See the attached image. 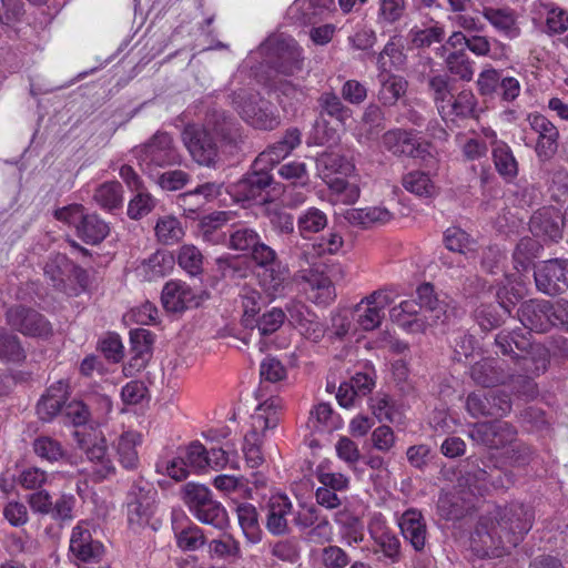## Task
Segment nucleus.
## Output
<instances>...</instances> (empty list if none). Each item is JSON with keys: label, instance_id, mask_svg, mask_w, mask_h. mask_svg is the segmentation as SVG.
<instances>
[{"label": "nucleus", "instance_id": "1", "mask_svg": "<svg viewBox=\"0 0 568 568\" xmlns=\"http://www.w3.org/2000/svg\"><path fill=\"white\" fill-rule=\"evenodd\" d=\"M535 523L532 507L519 501L496 506L493 511L480 516L473 534V542H480L486 556H499L501 551L516 548Z\"/></svg>", "mask_w": 568, "mask_h": 568}, {"label": "nucleus", "instance_id": "2", "mask_svg": "<svg viewBox=\"0 0 568 568\" xmlns=\"http://www.w3.org/2000/svg\"><path fill=\"white\" fill-rule=\"evenodd\" d=\"M495 343L503 355L515 358L520 367L529 374L540 375L546 372L549 364V353L561 358H568V338L555 336L549 341V348L532 344L531 334L523 328L511 332L500 331Z\"/></svg>", "mask_w": 568, "mask_h": 568}, {"label": "nucleus", "instance_id": "3", "mask_svg": "<svg viewBox=\"0 0 568 568\" xmlns=\"http://www.w3.org/2000/svg\"><path fill=\"white\" fill-rule=\"evenodd\" d=\"M182 499L190 513L202 524L216 529L229 525V516L224 506L215 500L212 491L204 485L187 483L182 490Z\"/></svg>", "mask_w": 568, "mask_h": 568}, {"label": "nucleus", "instance_id": "4", "mask_svg": "<svg viewBox=\"0 0 568 568\" xmlns=\"http://www.w3.org/2000/svg\"><path fill=\"white\" fill-rule=\"evenodd\" d=\"M233 105L240 116L254 129L272 131L281 123L277 108L258 92H234Z\"/></svg>", "mask_w": 568, "mask_h": 568}, {"label": "nucleus", "instance_id": "5", "mask_svg": "<svg viewBox=\"0 0 568 568\" xmlns=\"http://www.w3.org/2000/svg\"><path fill=\"white\" fill-rule=\"evenodd\" d=\"M470 376L476 384L485 388L504 385L510 381L511 388L516 389V393L526 399L534 398L538 393L537 384L531 377L507 374L499 361L495 358H484L475 363L470 368Z\"/></svg>", "mask_w": 568, "mask_h": 568}, {"label": "nucleus", "instance_id": "6", "mask_svg": "<svg viewBox=\"0 0 568 568\" xmlns=\"http://www.w3.org/2000/svg\"><path fill=\"white\" fill-rule=\"evenodd\" d=\"M274 183L272 171L255 166V161L250 170L235 183L226 187V192L235 202L265 204L270 201V189Z\"/></svg>", "mask_w": 568, "mask_h": 568}, {"label": "nucleus", "instance_id": "7", "mask_svg": "<svg viewBox=\"0 0 568 568\" xmlns=\"http://www.w3.org/2000/svg\"><path fill=\"white\" fill-rule=\"evenodd\" d=\"M467 464L471 468L465 471L463 478L474 495L485 496L491 491H504L515 483L511 470L485 464L480 467L473 456L467 458Z\"/></svg>", "mask_w": 568, "mask_h": 568}, {"label": "nucleus", "instance_id": "8", "mask_svg": "<svg viewBox=\"0 0 568 568\" xmlns=\"http://www.w3.org/2000/svg\"><path fill=\"white\" fill-rule=\"evenodd\" d=\"M267 62L278 73L292 75L302 70V49L292 37L283 34L270 37L261 47Z\"/></svg>", "mask_w": 568, "mask_h": 568}, {"label": "nucleus", "instance_id": "9", "mask_svg": "<svg viewBox=\"0 0 568 568\" xmlns=\"http://www.w3.org/2000/svg\"><path fill=\"white\" fill-rule=\"evenodd\" d=\"M74 436L91 464L88 474L94 483H101L115 475V466L108 454L106 440L101 433L85 434L75 430Z\"/></svg>", "mask_w": 568, "mask_h": 568}, {"label": "nucleus", "instance_id": "10", "mask_svg": "<svg viewBox=\"0 0 568 568\" xmlns=\"http://www.w3.org/2000/svg\"><path fill=\"white\" fill-rule=\"evenodd\" d=\"M139 164L152 174L158 168L180 165L182 156L166 132H156L139 151Z\"/></svg>", "mask_w": 568, "mask_h": 568}, {"label": "nucleus", "instance_id": "11", "mask_svg": "<svg viewBox=\"0 0 568 568\" xmlns=\"http://www.w3.org/2000/svg\"><path fill=\"white\" fill-rule=\"evenodd\" d=\"M156 490L149 484L135 481L125 498V514L131 529L146 527L155 511Z\"/></svg>", "mask_w": 568, "mask_h": 568}, {"label": "nucleus", "instance_id": "12", "mask_svg": "<svg viewBox=\"0 0 568 568\" xmlns=\"http://www.w3.org/2000/svg\"><path fill=\"white\" fill-rule=\"evenodd\" d=\"M382 146L396 158H409L428 163L433 155L430 144L422 141L414 130L390 129L382 135Z\"/></svg>", "mask_w": 568, "mask_h": 568}, {"label": "nucleus", "instance_id": "13", "mask_svg": "<svg viewBox=\"0 0 568 568\" xmlns=\"http://www.w3.org/2000/svg\"><path fill=\"white\" fill-rule=\"evenodd\" d=\"M517 435L516 427L501 419L477 422L469 430V437L474 442L491 450H499L514 444Z\"/></svg>", "mask_w": 568, "mask_h": 568}, {"label": "nucleus", "instance_id": "14", "mask_svg": "<svg viewBox=\"0 0 568 568\" xmlns=\"http://www.w3.org/2000/svg\"><path fill=\"white\" fill-rule=\"evenodd\" d=\"M534 278L539 292L556 296L568 290V258H550L535 265Z\"/></svg>", "mask_w": 568, "mask_h": 568}, {"label": "nucleus", "instance_id": "15", "mask_svg": "<svg viewBox=\"0 0 568 568\" xmlns=\"http://www.w3.org/2000/svg\"><path fill=\"white\" fill-rule=\"evenodd\" d=\"M7 324L30 337L49 338L53 334L51 323L39 312L23 305H14L6 312Z\"/></svg>", "mask_w": 568, "mask_h": 568}, {"label": "nucleus", "instance_id": "16", "mask_svg": "<svg viewBox=\"0 0 568 568\" xmlns=\"http://www.w3.org/2000/svg\"><path fill=\"white\" fill-rule=\"evenodd\" d=\"M182 140L195 162L207 166L214 164L217 158V144L207 129L189 124L182 132Z\"/></svg>", "mask_w": 568, "mask_h": 568}, {"label": "nucleus", "instance_id": "17", "mask_svg": "<svg viewBox=\"0 0 568 568\" xmlns=\"http://www.w3.org/2000/svg\"><path fill=\"white\" fill-rule=\"evenodd\" d=\"M466 409L475 418L480 416H504L511 410L508 394L495 389L477 390L467 396Z\"/></svg>", "mask_w": 568, "mask_h": 568}, {"label": "nucleus", "instance_id": "18", "mask_svg": "<svg viewBox=\"0 0 568 568\" xmlns=\"http://www.w3.org/2000/svg\"><path fill=\"white\" fill-rule=\"evenodd\" d=\"M530 129L537 134L535 152L539 161L546 162L555 156L559 146V131L544 114L532 112L527 115Z\"/></svg>", "mask_w": 568, "mask_h": 568}, {"label": "nucleus", "instance_id": "19", "mask_svg": "<svg viewBox=\"0 0 568 568\" xmlns=\"http://www.w3.org/2000/svg\"><path fill=\"white\" fill-rule=\"evenodd\" d=\"M394 302V294L388 288L376 290L363 297L356 305L358 312L365 305L363 313L358 314L357 324L363 331L369 332L378 328L385 317V308Z\"/></svg>", "mask_w": 568, "mask_h": 568}, {"label": "nucleus", "instance_id": "20", "mask_svg": "<svg viewBox=\"0 0 568 568\" xmlns=\"http://www.w3.org/2000/svg\"><path fill=\"white\" fill-rule=\"evenodd\" d=\"M263 510L265 513V528L272 536H285L291 532L290 517L294 515V508L287 495H271Z\"/></svg>", "mask_w": 568, "mask_h": 568}, {"label": "nucleus", "instance_id": "21", "mask_svg": "<svg viewBox=\"0 0 568 568\" xmlns=\"http://www.w3.org/2000/svg\"><path fill=\"white\" fill-rule=\"evenodd\" d=\"M90 526L88 520H80L71 531L70 551L82 562H98L104 551L103 544L92 538Z\"/></svg>", "mask_w": 568, "mask_h": 568}, {"label": "nucleus", "instance_id": "22", "mask_svg": "<svg viewBox=\"0 0 568 568\" xmlns=\"http://www.w3.org/2000/svg\"><path fill=\"white\" fill-rule=\"evenodd\" d=\"M44 275L52 285L60 291L67 287V281L72 277L83 286L87 283L88 274L84 268L72 262L65 254L58 253L49 258L44 266Z\"/></svg>", "mask_w": 568, "mask_h": 568}, {"label": "nucleus", "instance_id": "23", "mask_svg": "<svg viewBox=\"0 0 568 568\" xmlns=\"http://www.w3.org/2000/svg\"><path fill=\"white\" fill-rule=\"evenodd\" d=\"M369 535L373 540L372 552L377 556L378 561L386 565L400 561V540L384 523L372 524Z\"/></svg>", "mask_w": 568, "mask_h": 568}, {"label": "nucleus", "instance_id": "24", "mask_svg": "<svg viewBox=\"0 0 568 568\" xmlns=\"http://www.w3.org/2000/svg\"><path fill=\"white\" fill-rule=\"evenodd\" d=\"M255 263L260 266L257 272L258 285L267 297L274 300L283 295L290 271L286 265L278 261L277 254L275 253V256L270 261Z\"/></svg>", "mask_w": 568, "mask_h": 568}, {"label": "nucleus", "instance_id": "25", "mask_svg": "<svg viewBox=\"0 0 568 568\" xmlns=\"http://www.w3.org/2000/svg\"><path fill=\"white\" fill-rule=\"evenodd\" d=\"M301 277L302 291L310 302L326 306L335 301V285L327 274L316 270H306L303 271Z\"/></svg>", "mask_w": 568, "mask_h": 568}, {"label": "nucleus", "instance_id": "26", "mask_svg": "<svg viewBox=\"0 0 568 568\" xmlns=\"http://www.w3.org/2000/svg\"><path fill=\"white\" fill-rule=\"evenodd\" d=\"M230 247L235 251L248 252L254 262L270 261L275 250L261 241L260 234L251 227L240 226L229 236Z\"/></svg>", "mask_w": 568, "mask_h": 568}, {"label": "nucleus", "instance_id": "27", "mask_svg": "<svg viewBox=\"0 0 568 568\" xmlns=\"http://www.w3.org/2000/svg\"><path fill=\"white\" fill-rule=\"evenodd\" d=\"M171 526L178 548L182 551H195L206 544V537L183 511H173Z\"/></svg>", "mask_w": 568, "mask_h": 568}, {"label": "nucleus", "instance_id": "28", "mask_svg": "<svg viewBox=\"0 0 568 568\" xmlns=\"http://www.w3.org/2000/svg\"><path fill=\"white\" fill-rule=\"evenodd\" d=\"M477 99L471 90L464 89L454 94L439 112L443 121L449 126H459L460 122L477 118Z\"/></svg>", "mask_w": 568, "mask_h": 568}, {"label": "nucleus", "instance_id": "29", "mask_svg": "<svg viewBox=\"0 0 568 568\" xmlns=\"http://www.w3.org/2000/svg\"><path fill=\"white\" fill-rule=\"evenodd\" d=\"M550 307L549 300L531 298L520 304L517 315L529 333H547L551 329Z\"/></svg>", "mask_w": 568, "mask_h": 568}, {"label": "nucleus", "instance_id": "30", "mask_svg": "<svg viewBox=\"0 0 568 568\" xmlns=\"http://www.w3.org/2000/svg\"><path fill=\"white\" fill-rule=\"evenodd\" d=\"M302 142V133L297 128H290L283 138L268 145L255 158V166L263 165L272 171L276 164L288 156Z\"/></svg>", "mask_w": 568, "mask_h": 568}, {"label": "nucleus", "instance_id": "31", "mask_svg": "<svg viewBox=\"0 0 568 568\" xmlns=\"http://www.w3.org/2000/svg\"><path fill=\"white\" fill-rule=\"evenodd\" d=\"M161 301L165 311L171 313H182L200 305V301L191 286L179 280H171L165 283Z\"/></svg>", "mask_w": 568, "mask_h": 568}, {"label": "nucleus", "instance_id": "32", "mask_svg": "<svg viewBox=\"0 0 568 568\" xmlns=\"http://www.w3.org/2000/svg\"><path fill=\"white\" fill-rule=\"evenodd\" d=\"M390 321L409 334L425 333L428 321L420 314L419 306L414 300L402 301L389 310Z\"/></svg>", "mask_w": 568, "mask_h": 568}, {"label": "nucleus", "instance_id": "33", "mask_svg": "<svg viewBox=\"0 0 568 568\" xmlns=\"http://www.w3.org/2000/svg\"><path fill=\"white\" fill-rule=\"evenodd\" d=\"M398 526L404 539L415 551H422L427 541V525L420 510L406 509L398 519Z\"/></svg>", "mask_w": 568, "mask_h": 568}, {"label": "nucleus", "instance_id": "34", "mask_svg": "<svg viewBox=\"0 0 568 568\" xmlns=\"http://www.w3.org/2000/svg\"><path fill=\"white\" fill-rule=\"evenodd\" d=\"M291 322L298 333L312 343H320L327 332L325 323L305 305L290 311Z\"/></svg>", "mask_w": 568, "mask_h": 568}, {"label": "nucleus", "instance_id": "35", "mask_svg": "<svg viewBox=\"0 0 568 568\" xmlns=\"http://www.w3.org/2000/svg\"><path fill=\"white\" fill-rule=\"evenodd\" d=\"M486 136L494 138L491 142V158L497 173L505 182H514L519 173V163L511 148L505 141L498 140L494 131L490 134H486Z\"/></svg>", "mask_w": 568, "mask_h": 568}, {"label": "nucleus", "instance_id": "36", "mask_svg": "<svg viewBox=\"0 0 568 568\" xmlns=\"http://www.w3.org/2000/svg\"><path fill=\"white\" fill-rule=\"evenodd\" d=\"M69 397V383L60 379L51 384L37 404L39 417L49 422L65 406Z\"/></svg>", "mask_w": 568, "mask_h": 568}, {"label": "nucleus", "instance_id": "37", "mask_svg": "<svg viewBox=\"0 0 568 568\" xmlns=\"http://www.w3.org/2000/svg\"><path fill=\"white\" fill-rule=\"evenodd\" d=\"M282 409V399L272 396L261 403L255 413L252 415V437H256L258 433H265L278 425L280 414Z\"/></svg>", "mask_w": 568, "mask_h": 568}, {"label": "nucleus", "instance_id": "38", "mask_svg": "<svg viewBox=\"0 0 568 568\" xmlns=\"http://www.w3.org/2000/svg\"><path fill=\"white\" fill-rule=\"evenodd\" d=\"M142 443V436L138 432L128 430L122 433L112 444L119 464L126 470H134L139 467L140 459L138 446Z\"/></svg>", "mask_w": 568, "mask_h": 568}, {"label": "nucleus", "instance_id": "39", "mask_svg": "<svg viewBox=\"0 0 568 568\" xmlns=\"http://www.w3.org/2000/svg\"><path fill=\"white\" fill-rule=\"evenodd\" d=\"M481 14L500 34L509 39L519 36L520 29L517 26V17L511 8L484 7Z\"/></svg>", "mask_w": 568, "mask_h": 568}, {"label": "nucleus", "instance_id": "40", "mask_svg": "<svg viewBox=\"0 0 568 568\" xmlns=\"http://www.w3.org/2000/svg\"><path fill=\"white\" fill-rule=\"evenodd\" d=\"M229 222V213L224 211H215L203 215L199 219V233L206 243L219 245L224 244L227 240L223 227Z\"/></svg>", "mask_w": 568, "mask_h": 568}, {"label": "nucleus", "instance_id": "41", "mask_svg": "<svg viewBox=\"0 0 568 568\" xmlns=\"http://www.w3.org/2000/svg\"><path fill=\"white\" fill-rule=\"evenodd\" d=\"M174 267V257L170 252L158 250L144 258L136 271L145 281H155L171 273Z\"/></svg>", "mask_w": 568, "mask_h": 568}, {"label": "nucleus", "instance_id": "42", "mask_svg": "<svg viewBox=\"0 0 568 568\" xmlns=\"http://www.w3.org/2000/svg\"><path fill=\"white\" fill-rule=\"evenodd\" d=\"M306 425L312 433H332L342 428L343 420L331 404L320 403L311 409Z\"/></svg>", "mask_w": 568, "mask_h": 568}, {"label": "nucleus", "instance_id": "43", "mask_svg": "<svg viewBox=\"0 0 568 568\" xmlns=\"http://www.w3.org/2000/svg\"><path fill=\"white\" fill-rule=\"evenodd\" d=\"M77 236L89 245H98L110 234V224L97 213H85Z\"/></svg>", "mask_w": 568, "mask_h": 568}, {"label": "nucleus", "instance_id": "44", "mask_svg": "<svg viewBox=\"0 0 568 568\" xmlns=\"http://www.w3.org/2000/svg\"><path fill=\"white\" fill-rule=\"evenodd\" d=\"M515 302H500L498 305L481 304L475 311V318L483 331H491L501 325L504 315H510Z\"/></svg>", "mask_w": 568, "mask_h": 568}, {"label": "nucleus", "instance_id": "45", "mask_svg": "<svg viewBox=\"0 0 568 568\" xmlns=\"http://www.w3.org/2000/svg\"><path fill=\"white\" fill-rule=\"evenodd\" d=\"M317 165L323 180L338 175L349 176L355 172V164L345 155L335 152L323 153Z\"/></svg>", "mask_w": 568, "mask_h": 568}, {"label": "nucleus", "instance_id": "46", "mask_svg": "<svg viewBox=\"0 0 568 568\" xmlns=\"http://www.w3.org/2000/svg\"><path fill=\"white\" fill-rule=\"evenodd\" d=\"M236 515L239 525L247 542L252 545L258 544L262 540L263 531L260 527L258 514L255 506L250 503H242L236 507Z\"/></svg>", "mask_w": 568, "mask_h": 568}, {"label": "nucleus", "instance_id": "47", "mask_svg": "<svg viewBox=\"0 0 568 568\" xmlns=\"http://www.w3.org/2000/svg\"><path fill=\"white\" fill-rule=\"evenodd\" d=\"M32 450L39 459L48 464L60 463L68 456L62 443L47 435H40L33 439Z\"/></svg>", "mask_w": 568, "mask_h": 568}, {"label": "nucleus", "instance_id": "48", "mask_svg": "<svg viewBox=\"0 0 568 568\" xmlns=\"http://www.w3.org/2000/svg\"><path fill=\"white\" fill-rule=\"evenodd\" d=\"M317 102L321 115H327L342 125H345L352 116V110L344 105L341 98L334 91L323 92Z\"/></svg>", "mask_w": 568, "mask_h": 568}, {"label": "nucleus", "instance_id": "49", "mask_svg": "<svg viewBox=\"0 0 568 568\" xmlns=\"http://www.w3.org/2000/svg\"><path fill=\"white\" fill-rule=\"evenodd\" d=\"M545 16V30L549 36L562 34L568 30V10L552 1L540 3Z\"/></svg>", "mask_w": 568, "mask_h": 568}, {"label": "nucleus", "instance_id": "50", "mask_svg": "<svg viewBox=\"0 0 568 568\" xmlns=\"http://www.w3.org/2000/svg\"><path fill=\"white\" fill-rule=\"evenodd\" d=\"M94 202L105 211L120 209L123 204V189L118 181L100 184L93 194Z\"/></svg>", "mask_w": 568, "mask_h": 568}, {"label": "nucleus", "instance_id": "51", "mask_svg": "<svg viewBox=\"0 0 568 568\" xmlns=\"http://www.w3.org/2000/svg\"><path fill=\"white\" fill-rule=\"evenodd\" d=\"M371 409L379 422L397 423L403 417V412L397 402L387 394H377L371 398Z\"/></svg>", "mask_w": 568, "mask_h": 568}, {"label": "nucleus", "instance_id": "52", "mask_svg": "<svg viewBox=\"0 0 568 568\" xmlns=\"http://www.w3.org/2000/svg\"><path fill=\"white\" fill-rule=\"evenodd\" d=\"M403 187L420 197H433L436 194V185L429 174L419 170H414L402 179Z\"/></svg>", "mask_w": 568, "mask_h": 568}, {"label": "nucleus", "instance_id": "53", "mask_svg": "<svg viewBox=\"0 0 568 568\" xmlns=\"http://www.w3.org/2000/svg\"><path fill=\"white\" fill-rule=\"evenodd\" d=\"M243 315L241 323L245 328L254 329L263 301L261 293L251 287H243L240 294Z\"/></svg>", "mask_w": 568, "mask_h": 568}, {"label": "nucleus", "instance_id": "54", "mask_svg": "<svg viewBox=\"0 0 568 568\" xmlns=\"http://www.w3.org/2000/svg\"><path fill=\"white\" fill-rule=\"evenodd\" d=\"M327 215L322 210L312 206L304 210L297 219V230L302 237L307 239L323 231L327 225Z\"/></svg>", "mask_w": 568, "mask_h": 568}, {"label": "nucleus", "instance_id": "55", "mask_svg": "<svg viewBox=\"0 0 568 568\" xmlns=\"http://www.w3.org/2000/svg\"><path fill=\"white\" fill-rule=\"evenodd\" d=\"M444 244L447 250L464 255L477 250V242L459 226H450L444 232Z\"/></svg>", "mask_w": 568, "mask_h": 568}, {"label": "nucleus", "instance_id": "56", "mask_svg": "<svg viewBox=\"0 0 568 568\" xmlns=\"http://www.w3.org/2000/svg\"><path fill=\"white\" fill-rule=\"evenodd\" d=\"M332 194L344 204H354L361 195L359 186L356 182H351L347 176L338 175L323 180Z\"/></svg>", "mask_w": 568, "mask_h": 568}, {"label": "nucleus", "instance_id": "57", "mask_svg": "<svg viewBox=\"0 0 568 568\" xmlns=\"http://www.w3.org/2000/svg\"><path fill=\"white\" fill-rule=\"evenodd\" d=\"M384 77L381 72L382 87L378 92L379 101L385 105H394L407 90V81L399 75L388 74Z\"/></svg>", "mask_w": 568, "mask_h": 568}, {"label": "nucleus", "instance_id": "58", "mask_svg": "<svg viewBox=\"0 0 568 568\" xmlns=\"http://www.w3.org/2000/svg\"><path fill=\"white\" fill-rule=\"evenodd\" d=\"M207 462V468L213 470H220L225 467L239 469L240 456L237 450L230 444H226L224 447L212 446L209 449Z\"/></svg>", "mask_w": 568, "mask_h": 568}, {"label": "nucleus", "instance_id": "59", "mask_svg": "<svg viewBox=\"0 0 568 568\" xmlns=\"http://www.w3.org/2000/svg\"><path fill=\"white\" fill-rule=\"evenodd\" d=\"M78 500L71 493H61L52 503L50 517L60 525H68L77 517Z\"/></svg>", "mask_w": 568, "mask_h": 568}, {"label": "nucleus", "instance_id": "60", "mask_svg": "<svg viewBox=\"0 0 568 568\" xmlns=\"http://www.w3.org/2000/svg\"><path fill=\"white\" fill-rule=\"evenodd\" d=\"M454 81L447 74L433 75L428 80V88L438 113L442 106L452 100L454 93Z\"/></svg>", "mask_w": 568, "mask_h": 568}, {"label": "nucleus", "instance_id": "61", "mask_svg": "<svg viewBox=\"0 0 568 568\" xmlns=\"http://www.w3.org/2000/svg\"><path fill=\"white\" fill-rule=\"evenodd\" d=\"M159 242L165 245L178 243L184 236V230L181 222L174 216H162L158 220L154 227Z\"/></svg>", "mask_w": 568, "mask_h": 568}, {"label": "nucleus", "instance_id": "62", "mask_svg": "<svg viewBox=\"0 0 568 568\" xmlns=\"http://www.w3.org/2000/svg\"><path fill=\"white\" fill-rule=\"evenodd\" d=\"M51 475L38 466L22 468L17 477L18 485L29 491L43 489L50 483Z\"/></svg>", "mask_w": 568, "mask_h": 568}, {"label": "nucleus", "instance_id": "63", "mask_svg": "<svg viewBox=\"0 0 568 568\" xmlns=\"http://www.w3.org/2000/svg\"><path fill=\"white\" fill-rule=\"evenodd\" d=\"M437 509L443 519L455 521L465 517L468 507L460 496L445 494L439 497Z\"/></svg>", "mask_w": 568, "mask_h": 568}, {"label": "nucleus", "instance_id": "64", "mask_svg": "<svg viewBox=\"0 0 568 568\" xmlns=\"http://www.w3.org/2000/svg\"><path fill=\"white\" fill-rule=\"evenodd\" d=\"M7 547L14 556H33L39 552L40 542L26 530L12 532L7 537Z\"/></svg>", "mask_w": 568, "mask_h": 568}]
</instances>
